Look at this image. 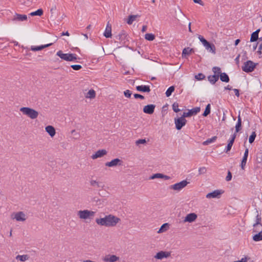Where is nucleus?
Instances as JSON below:
<instances>
[{"label":"nucleus","mask_w":262,"mask_h":262,"mask_svg":"<svg viewBox=\"0 0 262 262\" xmlns=\"http://www.w3.org/2000/svg\"><path fill=\"white\" fill-rule=\"evenodd\" d=\"M95 221L99 225L110 227L115 226L120 221V219L114 215L109 214L104 217L97 218Z\"/></svg>","instance_id":"obj_1"},{"label":"nucleus","mask_w":262,"mask_h":262,"mask_svg":"<svg viewBox=\"0 0 262 262\" xmlns=\"http://www.w3.org/2000/svg\"><path fill=\"white\" fill-rule=\"evenodd\" d=\"M20 111L23 114L27 116L32 119H36L38 116V112L36 110L28 107H23L20 108Z\"/></svg>","instance_id":"obj_2"},{"label":"nucleus","mask_w":262,"mask_h":262,"mask_svg":"<svg viewBox=\"0 0 262 262\" xmlns=\"http://www.w3.org/2000/svg\"><path fill=\"white\" fill-rule=\"evenodd\" d=\"M56 55L62 59L67 61H73L77 59H79L75 54L63 53L61 50L58 51Z\"/></svg>","instance_id":"obj_3"},{"label":"nucleus","mask_w":262,"mask_h":262,"mask_svg":"<svg viewBox=\"0 0 262 262\" xmlns=\"http://www.w3.org/2000/svg\"><path fill=\"white\" fill-rule=\"evenodd\" d=\"M257 64L258 63H255L251 60H248L244 63L242 69L246 73H251L254 70Z\"/></svg>","instance_id":"obj_4"},{"label":"nucleus","mask_w":262,"mask_h":262,"mask_svg":"<svg viewBox=\"0 0 262 262\" xmlns=\"http://www.w3.org/2000/svg\"><path fill=\"white\" fill-rule=\"evenodd\" d=\"M256 216L255 219V223L253 225V232H257L260 230L262 228L261 217L258 214L257 210L255 211Z\"/></svg>","instance_id":"obj_5"},{"label":"nucleus","mask_w":262,"mask_h":262,"mask_svg":"<svg viewBox=\"0 0 262 262\" xmlns=\"http://www.w3.org/2000/svg\"><path fill=\"white\" fill-rule=\"evenodd\" d=\"M189 183L187 180H183L169 186L170 189L180 191L185 187Z\"/></svg>","instance_id":"obj_6"},{"label":"nucleus","mask_w":262,"mask_h":262,"mask_svg":"<svg viewBox=\"0 0 262 262\" xmlns=\"http://www.w3.org/2000/svg\"><path fill=\"white\" fill-rule=\"evenodd\" d=\"M186 122L187 120L183 115L181 117L174 119L176 128L177 130L181 129V128L185 125Z\"/></svg>","instance_id":"obj_7"},{"label":"nucleus","mask_w":262,"mask_h":262,"mask_svg":"<svg viewBox=\"0 0 262 262\" xmlns=\"http://www.w3.org/2000/svg\"><path fill=\"white\" fill-rule=\"evenodd\" d=\"M200 107H195L188 111L187 112H184L182 115L183 117H189L193 115H195L200 112Z\"/></svg>","instance_id":"obj_8"},{"label":"nucleus","mask_w":262,"mask_h":262,"mask_svg":"<svg viewBox=\"0 0 262 262\" xmlns=\"http://www.w3.org/2000/svg\"><path fill=\"white\" fill-rule=\"evenodd\" d=\"M223 193L222 190H215L214 191L207 194L206 197L208 199L220 198L221 194Z\"/></svg>","instance_id":"obj_9"},{"label":"nucleus","mask_w":262,"mask_h":262,"mask_svg":"<svg viewBox=\"0 0 262 262\" xmlns=\"http://www.w3.org/2000/svg\"><path fill=\"white\" fill-rule=\"evenodd\" d=\"M122 161L118 158H116L112 160L110 162H106L105 166L108 167H114L116 166H120L122 165Z\"/></svg>","instance_id":"obj_10"},{"label":"nucleus","mask_w":262,"mask_h":262,"mask_svg":"<svg viewBox=\"0 0 262 262\" xmlns=\"http://www.w3.org/2000/svg\"><path fill=\"white\" fill-rule=\"evenodd\" d=\"M102 260L105 262H115L120 260V258L116 255L108 254L102 257Z\"/></svg>","instance_id":"obj_11"},{"label":"nucleus","mask_w":262,"mask_h":262,"mask_svg":"<svg viewBox=\"0 0 262 262\" xmlns=\"http://www.w3.org/2000/svg\"><path fill=\"white\" fill-rule=\"evenodd\" d=\"M155 107V104H148L143 107V111L145 114L151 115L154 113Z\"/></svg>","instance_id":"obj_12"},{"label":"nucleus","mask_w":262,"mask_h":262,"mask_svg":"<svg viewBox=\"0 0 262 262\" xmlns=\"http://www.w3.org/2000/svg\"><path fill=\"white\" fill-rule=\"evenodd\" d=\"M170 255V252L167 251H161L158 252L156 255L154 256V258L158 259H162L163 258H167Z\"/></svg>","instance_id":"obj_13"},{"label":"nucleus","mask_w":262,"mask_h":262,"mask_svg":"<svg viewBox=\"0 0 262 262\" xmlns=\"http://www.w3.org/2000/svg\"><path fill=\"white\" fill-rule=\"evenodd\" d=\"M197 215L195 213H190L188 214L186 217H185V219L184 220L183 222L184 223L188 222V223H192L195 221V220L197 219Z\"/></svg>","instance_id":"obj_14"},{"label":"nucleus","mask_w":262,"mask_h":262,"mask_svg":"<svg viewBox=\"0 0 262 262\" xmlns=\"http://www.w3.org/2000/svg\"><path fill=\"white\" fill-rule=\"evenodd\" d=\"M13 219H15L17 221L24 222L26 220V214L23 211H19L15 214Z\"/></svg>","instance_id":"obj_15"},{"label":"nucleus","mask_w":262,"mask_h":262,"mask_svg":"<svg viewBox=\"0 0 262 262\" xmlns=\"http://www.w3.org/2000/svg\"><path fill=\"white\" fill-rule=\"evenodd\" d=\"M107 151L105 149H100L97 151L95 154H93L92 156V158L93 159H96L98 158H100L103 157V156L106 155Z\"/></svg>","instance_id":"obj_16"},{"label":"nucleus","mask_w":262,"mask_h":262,"mask_svg":"<svg viewBox=\"0 0 262 262\" xmlns=\"http://www.w3.org/2000/svg\"><path fill=\"white\" fill-rule=\"evenodd\" d=\"M27 19V16L25 14H19L15 13L13 16L12 20L23 21Z\"/></svg>","instance_id":"obj_17"},{"label":"nucleus","mask_w":262,"mask_h":262,"mask_svg":"<svg viewBox=\"0 0 262 262\" xmlns=\"http://www.w3.org/2000/svg\"><path fill=\"white\" fill-rule=\"evenodd\" d=\"M236 136V134H234L232 135L231 138L229 140L227 146H226V148L225 150V151L226 153H228V152L230 150V149H231V147L233 144V143L234 142Z\"/></svg>","instance_id":"obj_18"},{"label":"nucleus","mask_w":262,"mask_h":262,"mask_svg":"<svg viewBox=\"0 0 262 262\" xmlns=\"http://www.w3.org/2000/svg\"><path fill=\"white\" fill-rule=\"evenodd\" d=\"M53 43H50L44 45H41L39 46H31V50L32 51H40L46 48L49 47L52 45Z\"/></svg>","instance_id":"obj_19"},{"label":"nucleus","mask_w":262,"mask_h":262,"mask_svg":"<svg viewBox=\"0 0 262 262\" xmlns=\"http://www.w3.org/2000/svg\"><path fill=\"white\" fill-rule=\"evenodd\" d=\"M103 35L106 38H111L112 36V27H111V25L109 24V23H108L106 25V27L105 28V30L104 33H103Z\"/></svg>","instance_id":"obj_20"},{"label":"nucleus","mask_w":262,"mask_h":262,"mask_svg":"<svg viewBox=\"0 0 262 262\" xmlns=\"http://www.w3.org/2000/svg\"><path fill=\"white\" fill-rule=\"evenodd\" d=\"M136 90L139 92H147L149 93L150 92L149 86L141 85L136 86Z\"/></svg>","instance_id":"obj_21"},{"label":"nucleus","mask_w":262,"mask_h":262,"mask_svg":"<svg viewBox=\"0 0 262 262\" xmlns=\"http://www.w3.org/2000/svg\"><path fill=\"white\" fill-rule=\"evenodd\" d=\"M260 29H258L251 34L250 42H255L258 39L259 40V38L258 37V33L260 32Z\"/></svg>","instance_id":"obj_22"},{"label":"nucleus","mask_w":262,"mask_h":262,"mask_svg":"<svg viewBox=\"0 0 262 262\" xmlns=\"http://www.w3.org/2000/svg\"><path fill=\"white\" fill-rule=\"evenodd\" d=\"M45 130L51 137H54L56 134L54 127L51 125L46 126L45 127Z\"/></svg>","instance_id":"obj_23"},{"label":"nucleus","mask_w":262,"mask_h":262,"mask_svg":"<svg viewBox=\"0 0 262 262\" xmlns=\"http://www.w3.org/2000/svg\"><path fill=\"white\" fill-rule=\"evenodd\" d=\"M208 81L212 84H214L218 81L219 78V74H214L213 75H209L208 76Z\"/></svg>","instance_id":"obj_24"},{"label":"nucleus","mask_w":262,"mask_h":262,"mask_svg":"<svg viewBox=\"0 0 262 262\" xmlns=\"http://www.w3.org/2000/svg\"><path fill=\"white\" fill-rule=\"evenodd\" d=\"M194 52V50L192 48L189 47L185 48L183 50L182 56L183 58L186 57L187 56L189 55L191 53Z\"/></svg>","instance_id":"obj_25"},{"label":"nucleus","mask_w":262,"mask_h":262,"mask_svg":"<svg viewBox=\"0 0 262 262\" xmlns=\"http://www.w3.org/2000/svg\"><path fill=\"white\" fill-rule=\"evenodd\" d=\"M78 215L81 219L86 220L89 218L88 210H80L78 212Z\"/></svg>","instance_id":"obj_26"},{"label":"nucleus","mask_w":262,"mask_h":262,"mask_svg":"<svg viewBox=\"0 0 262 262\" xmlns=\"http://www.w3.org/2000/svg\"><path fill=\"white\" fill-rule=\"evenodd\" d=\"M204 46L207 50H209V52L213 54L215 53V47L213 43H211L208 41L207 45H205Z\"/></svg>","instance_id":"obj_27"},{"label":"nucleus","mask_w":262,"mask_h":262,"mask_svg":"<svg viewBox=\"0 0 262 262\" xmlns=\"http://www.w3.org/2000/svg\"><path fill=\"white\" fill-rule=\"evenodd\" d=\"M127 37V34L124 30H122L121 32L117 36H115L116 39L120 41L124 40Z\"/></svg>","instance_id":"obj_28"},{"label":"nucleus","mask_w":262,"mask_h":262,"mask_svg":"<svg viewBox=\"0 0 262 262\" xmlns=\"http://www.w3.org/2000/svg\"><path fill=\"white\" fill-rule=\"evenodd\" d=\"M242 129V119L239 114L238 116L237 122L235 125V132L234 134H236L239 132Z\"/></svg>","instance_id":"obj_29"},{"label":"nucleus","mask_w":262,"mask_h":262,"mask_svg":"<svg viewBox=\"0 0 262 262\" xmlns=\"http://www.w3.org/2000/svg\"><path fill=\"white\" fill-rule=\"evenodd\" d=\"M219 77L220 78V80L222 82H229L230 81V79L228 75L227 74V73L225 72H223L222 74H220Z\"/></svg>","instance_id":"obj_30"},{"label":"nucleus","mask_w":262,"mask_h":262,"mask_svg":"<svg viewBox=\"0 0 262 262\" xmlns=\"http://www.w3.org/2000/svg\"><path fill=\"white\" fill-rule=\"evenodd\" d=\"M256 234L253 236L252 239L255 242H258L262 240V230L257 232Z\"/></svg>","instance_id":"obj_31"},{"label":"nucleus","mask_w":262,"mask_h":262,"mask_svg":"<svg viewBox=\"0 0 262 262\" xmlns=\"http://www.w3.org/2000/svg\"><path fill=\"white\" fill-rule=\"evenodd\" d=\"M95 97H96V92L93 89L89 90V92L85 95V97L86 98L93 99V98H94Z\"/></svg>","instance_id":"obj_32"},{"label":"nucleus","mask_w":262,"mask_h":262,"mask_svg":"<svg viewBox=\"0 0 262 262\" xmlns=\"http://www.w3.org/2000/svg\"><path fill=\"white\" fill-rule=\"evenodd\" d=\"M29 255H17L16 257V259L17 260H20L21 261H24L26 260H29Z\"/></svg>","instance_id":"obj_33"},{"label":"nucleus","mask_w":262,"mask_h":262,"mask_svg":"<svg viewBox=\"0 0 262 262\" xmlns=\"http://www.w3.org/2000/svg\"><path fill=\"white\" fill-rule=\"evenodd\" d=\"M43 11L42 9H38L35 11L32 12L30 13L31 16H41L43 14Z\"/></svg>","instance_id":"obj_34"},{"label":"nucleus","mask_w":262,"mask_h":262,"mask_svg":"<svg viewBox=\"0 0 262 262\" xmlns=\"http://www.w3.org/2000/svg\"><path fill=\"white\" fill-rule=\"evenodd\" d=\"M138 15H130L128 16V19L127 20V23L128 25H131L133 24V21L135 20L136 18L139 17Z\"/></svg>","instance_id":"obj_35"},{"label":"nucleus","mask_w":262,"mask_h":262,"mask_svg":"<svg viewBox=\"0 0 262 262\" xmlns=\"http://www.w3.org/2000/svg\"><path fill=\"white\" fill-rule=\"evenodd\" d=\"M175 87L174 86H170L166 91L165 95L166 97H169L171 96V94L174 92Z\"/></svg>","instance_id":"obj_36"},{"label":"nucleus","mask_w":262,"mask_h":262,"mask_svg":"<svg viewBox=\"0 0 262 262\" xmlns=\"http://www.w3.org/2000/svg\"><path fill=\"white\" fill-rule=\"evenodd\" d=\"M168 227L169 224L168 223L163 224L159 229V231H158V233H161L166 231L168 229Z\"/></svg>","instance_id":"obj_37"},{"label":"nucleus","mask_w":262,"mask_h":262,"mask_svg":"<svg viewBox=\"0 0 262 262\" xmlns=\"http://www.w3.org/2000/svg\"><path fill=\"white\" fill-rule=\"evenodd\" d=\"M216 139H217V137L216 136H213L211 138L208 139L205 141H204L203 143V144L204 145H208L209 144H210V143H211L212 142H214L216 140Z\"/></svg>","instance_id":"obj_38"},{"label":"nucleus","mask_w":262,"mask_h":262,"mask_svg":"<svg viewBox=\"0 0 262 262\" xmlns=\"http://www.w3.org/2000/svg\"><path fill=\"white\" fill-rule=\"evenodd\" d=\"M210 104H208L205 107V110L203 114V116L204 117L207 116L210 113Z\"/></svg>","instance_id":"obj_39"},{"label":"nucleus","mask_w":262,"mask_h":262,"mask_svg":"<svg viewBox=\"0 0 262 262\" xmlns=\"http://www.w3.org/2000/svg\"><path fill=\"white\" fill-rule=\"evenodd\" d=\"M145 39L149 41H152L155 38V36L152 33H147L145 35Z\"/></svg>","instance_id":"obj_40"},{"label":"nucleus","mask_w":262,"mask_h":262,"mask_svg":"<svg viewBox=\"0 0 262 262\" xmlns=\"http://www.w3.org/2000/svg\"><path fill=\"white\" fill-rule=\"evenodd\" d=\"M256 136V133L255 132H253L249 138V142L250 144H252L254 141Z\"/></svg>","instance_id":"obj_41"},{"label":"nucleus","mask_w":262,"mask_h":262,"mask_svg":"<svg viewBox=\"0 0 262 262\" xmlns=\"http://www.w3.org/2000/svg\"><path fill=\"white\" fill-rule=\"evenodd\" d=\"M173 111L176 113L179 112L181 110L178 108L179 107V104L178 102H175L172 104V105Z\"/></svg>","instance_id":"obj_42"},{"label":"nucleus","mask_w":262,"mask_h":262,"mask_svg":"<svg viewBox=\"0 0 262 262\" xmlns=\"http://www.w3.org/2000/svg\"><path fill=\"white\" fill-rule=\"evenodd\" d=\"M212 71L214 73V74H222L221 68L218 67H214L212 68Z\"/></svg>","instance_id":"obj_43"},{"label":"nucleus","mask_w":262,"mask_h":262,"mask_svg":"<svg viewBox=\"0 0 262 262\" xmlns=\"http://www.w3.org/2000/svg\"><path fill=\"white\" fill-rule=\"evenodd\" d=\"M162 173H157L154 174L151 176H150L149 177V179L150 180H153V179H157V178L161 179L162 178Z\"/></svg>","instance_id":"obj_44"},{"label":"nucleus","mask_w":262,"mask_h":262,"mask_svg":"<svg viewBox=\"0 0 262 262\" xmlns=\"http://www.w3.org/2000/svg\"><path fill=\"white\" fill-rule=\"evenodd\" d=\"M90 184H91V185H92L93 186H96L97 187H103V186H101L98 182L95 181V180L91 181Z\"/></svg>","instance_id":"obj_45"},{"label":"nucleus","mask_w":262,"mask_h":262,"mask_svg":"<svg viewBox=\"0 0 262 262\" xmlns=\"http://www.w3.org/2000/svg\"><path fill=\"white\" fill-rule=\"evenodd\" d=\"M146 142H147V141L145 140V139H139V140H137L136 141L135 143H136V145L138 146L140 144H146Z\"/></svg>","instance_id":"obj_46"},{"label":"nucleus","mask_w":262,"mask_h":262,"mask_svg":"<svg viewBox=\"0 0 262 262\" xmlns=\"http://www.w3.org/2000/svg\"><path fill=\"white\" fill-rule=\"evenodd\" d=\"M205 78V76L202 73H199L195 76V78L198 80H201Z\"/></svg>","instance_id":"obj_47"},{"label":"nucleus","mask_w":262,"mask_h":262,"mask_svg":"<svg viewBox=\"0 0 262 262\" xmlns=\"http://www.w3.org/2000/svg\"><path fill=\"white\" fill-rule=\"evenodd\" d=\"M198 38L204 46L207 45L208 41L206 39H205L202 36L199 35Z\"/></svg>","instance_id":"obj_48"},{"label":"nucleus","mask_w":262,"mask_h":262,"mask_svg":"<svg viewBox=\"0 0 262 262\" xmlns=\"http://www.w3.org/2000/svg\"><path fill=\"white\" fill-rule=\"evenodd\" d=\"M71 67L75 71H78L82 68L81 66L79 64H73L71 66Z\"/></svg>","instance_id":"obj_49"},{"label":"nucleus","mask_w":262,"mask_h":262,"mask_svg":"<svg viewBox=\"0 0 262 262\" xmlns=\"http://www.w3.org/2000/svg\"><path fill=\"white\" fill-rule=\"evenodd\" d=\"M247 161V158H243L242 162H241V168L242 169H244V167L246 165V162Z\"/></svg>","instance_id":"obj_50"},{"label":"nucleus","mask_w":262,"mask_h":262,"mask_svg":"<svg viewBox=\"0 0 262 262\" xmlns=\"http://www.w3.org/2000/svg\"><path fill=\"white\" fill-rule=\"evenodd\" d=\"M132 94V92L130 90H127L124 92V95L127 98H130Z\"/></svg>","instance_id":"obj_51"},{"label":"nucleus","mask_w":262,"mask_h":262,"mask_svg":"<svg viewBox=\"0 0 262 262\" xmlns=\"http://www.w3.org/2000/svg\"><path fill=\"white\" fill-rule=\"evenodd\" d=\"M250 259V257L248 256H245L242 258L241 260H235L233 262H247V261Z\"/></svg>","instance_id":"obj_52"},{"label":"nucleus","mask_w":262,"mask_h":262,"mask_svg":"<svg viewBox=\"0 0 262 262\" xmlns=\"http://www.w3.org/2000/svg\"><path fill=\"white\" fill-rule=\"evenodd\" d=\"M134 98L136 99H144V96L139 94H135L134 95Z\"/></svg>","instance_id":"obj_53"},{"label":"nucleus","mask_w":262,"mask_h":262,"mask_svg":"<svg viewBox=\"0 0 262 262\" xmlns=\"http://www.w3.org/2000/svg\"><path fill=\"white\" fill-rule=\"evenodd\" d=\"M232 179V173L230 171H228L227 176L226 178V180L227 181H230Z\"/></svg>","instance_id":"obj_54"},{"label":"nucleus","mask_w":262,"mask_h":262,"mask_svg":"<svg viewBox=\"0 0 262 262\" xmlns=\"http://www.w3.org/2000/svg\"><path fill=\"white\" fill-rule=\"evenodd\" d=\"M199 171L200 174L205 173L206 172V169L204 167H201L199 168Z\"/></svg>","instance_id":"obj_55"},{"label":"nucleus","mask_w":262,"mask_h":262,"mask_svg":"<svg viewBox=\"0 0 262 262\" xmlns=\"http://www.w3.org/2000/svg\"><path fill=\"white\" fill-rule=\"evenodd\" d=\"M88 213L89 218L90 217L94 216L95 214V212L94 211H90V210H88Z\"/></svg>","instance_id":"obj_56"},{"label":"nucleus","mask_w":262,"mask_h":262,"mask_svg":"<svg viewBox=\"0 0 262 262\" xmlns=\"http://www.w3.org/2000/svg\"><path fill=\"white\" fill-rule=\"evenodd\" d=\"M248 153H249V150L248 148H246L245 149L244 155V156L243 158H248Z\"/></svg>","instance_id":"obj_57"},{"label":"nucleus","mask_w":262,"mask_h":262,"mask_svg":"<svg viewBox=\"0 0 262 262\" xmlns=\"http://www.w3.org/2000/svg\"><path fill=\"white\" fill-rule=\"evenodd\" d=\"M194 3L199 4L202 6L204 5L203 2L201 0H193Z\"/></svg>","instance_id":"obj_58"},{"label":"nucleus","mask_w":262,"mask_h":262,"mask_svg":"<svg viewBox=\"0 0 262 262\" xmlns=\"http://www.w3.org/2000/svg\"><path fill=\"white\" fill-rule=\"evenodd\" d=\"M161 179H164L165 180H169L170 179V177L169 176H167V175H165V174H162V178Z\"/></svg>","instance_id":"obj_59"},{"label":"nucleus","mask_w":262,"mask_h":262,"mask_svg":"<svg viewBox=\"0 0 262 262\" xmlns=\"http://www.w3.org/2000/svg\"><path fill=\"white\" fill-rule=\"evenodd\" d=\"M233 91L235 93V95L237 96V97H239V90L238 89H233Z\"/></svg>","instance_id":"obj_60"},{"label":"nucleus","mask_w":262,"mask_h":262,"mask_svg":"<svg viewBox=\"0 0 262 262\" xmlns=\"http://www.w3.org/2000/svg\"><path fill=\"white\" fill-rule=\"evenodd\" d=\"M258 42L257 43H255L253 45V47H252V49H253V51H254L256 50L257 47V45H258Z\"/></svg>","instance_id":"obj_61"},{"label":"nucleus","mask_w":262,"mask_h":262,"mask_svg":"<svg viewBox=\"0 0 262 262\" xmlns=\"http://www.w3.org/2000/svg\"><path fill=\"white\" fill-rule=\"evenodd\" d=\"M239 57H240V55L238 54L237 55V56L236 57V58L235 59V62H236V64H238L239 63Z\"/></svg>","instance_id":"obj_62"},{"label":"nucleus","mask_w":262,"mask_h":262,"mask_svg":"<svg viewBox=\"0 0 262 262\" xmlns=\"http://www.w3.org/2000/svg\"><path fill=\"white\" fill-rule=\"evenodd\" d=\"M146 30H147V26H143L142 27L141 31L142 32H145L146 31Z\"/></svg>","instance_id":"obj_63"},{"label":"nucleus","mask_w":262,"mask_h":262,"mask_svg":"<svg viewBox=\"0 0 262 262\" xmlns=\"http://www.w3.org/2000/svg\"><path fill=\"white\" fill-rule=\"evenodd\" d=\"M61 36H64V35L69 36V35H70V34H69V33L68 31H67V32H62V33H61Z\"/></svg>","instance_id":"obj_64"}]
</instances>
